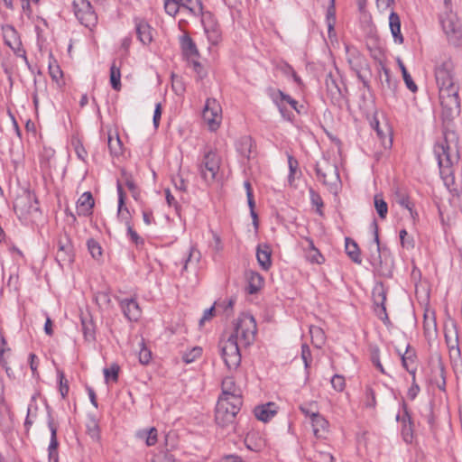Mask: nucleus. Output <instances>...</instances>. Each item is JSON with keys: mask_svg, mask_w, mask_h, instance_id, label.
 <instances>
[{"mask_svg": "<svg viewBox=\"0 0 462 462\" xmlns=\"http://www.w3.org/2000/svg\"><path fill=\"white\" fill-rule=\"evenodd\" d=\"M248 282L247 291L250 294L256 293L263 284V277L256 272L249 271L246 273Z\"/></svg>", "mask_w": 462, "mask_h": 462, "instance_id": "nucleus-30", "label": "nucleus"}, {"mask_svg": "<svg viewBox=\"0 0 462 462\" xmlns=\"http://www.w3.org/2000/svg\"><path fill=\"white\" fill-rule=\"evenodd\" d=\"M423 328L425 336L431 339L437 336V324L433 313L424 315Z\"/></svg>", "mask_w": 462, "mask_h": 462, "instance_id": "nucleus-34", "label": "nucleus"}, {"mask_svg": "<svg viewBox=\"0 0 462 462\" xmlns=\"http://www.w3.org/2000/svg\"><path fill=\"white\" fill-rule=\"evenodd\" d=\"M120 306L125 316L130 321H136L141 317V310L138 303L133 299L123 300L120 302Z\"/></svg>", "mask_w": 462, "mask_h": 462, "instance_id": "nucleus-19", "label": "nucleus"}, {"mask_svg": "<svg viewBox=\"0 0 462 462\" xmlns=\"http://www.w3.org/2000/svg\"><path fill=\"white\" fill-rule=\"evenodd\" d=\"M56 260L60 266L69 265L74 261L73 245L68 236L59 239Z\"/></svg>", "mask_w": 462, "mask_h": 462, "instance_id": "nucleus-11", "label": "nucleus"}, {"mask_svg": "<svg viewBox=\"0 0 462 462\" xmlns=\"http://www.w3.org/2000/svg\"><path fill=\"white\" fill-rule=\"evenodd\" d=\"M271 97L273 101L277 105L281 112H282L285 104H289L293 109L298 111V102L295 99L291 98L289 95L284 94L282 91H273L271 94Z\"/></svg>", "mask_w": 462, "mask_h": 462, "instance_id": "nucleus-23", "label": "nucleus"}, {"mask_svg": "<svg viewBox=\"0 0 462 462\" xmlns=\"http://www.w3.org/2000/svg\"><path fill=\"white\" fill-rule=\"evenodd\" d=\"M205 123L211 131L217 130L222 121V108L214 98H208L202 114Z\"/></svg>", "mask_w": 462, "mask_h": 462, "instance_id": "nucleus-8", "label": "nucleus"}, {"mask_svg": "<svg viewBox=\"0 0 462 462\" xmlns=\"http://www.w3.org/2000/svg\"><path fill=\"white\" fill-rule=\"evenodd\" d=\"M233 325L231 334L219 343L221 356L229 370H236L240 365V346H250L257 331L255 319L249 314H241Z\"/></svg>", "mask_w": 462, "mask_h": 462, "instance_id": "nucleus-1", "label": "nucleus"}, {"mask_svg": "<svg viewBox=\"0 0 462 462\" xmlns=\"http://www.w3.org/2000/svg\"><path fill=\"white\" fill-rule=\"evenodd\" d=\"M119 366L116 364H113L109 368L104 369V375L106 382L112 380L116 382L118 379Z\"/></svg>", "mask_w": 462, "mask_h": 462, "instance_id": "nucleus-53", "label": "nucleus"}, {"mask_svg": "<svg viewBox=\"0 0 462 462\" xmlns=\"http://www.w3.org/2000/svg\"><path fill=\"white\" fill-rule=\"evenodd\" d=\"M2 31L5 43L9 46L18 57L23 58L27 62L25 51L22 48V42L15 29L11 25H5L2 27Z\"/></svg>", "mask_w": 462, "mask_h": 462, "instance_id": "nucleus-10", "label": "nucleus"}, {"mask_svg": "<svg viewBox=\"0 0 462 462\" xmlns=\"http://www.w3.org/2000/svg\"><path fill=\"white\" fill-rule=\"evenodd\" d=\"M122 178H123V181H124L125 185L127 187V189L132 193V197L134 198V199L138 201L140 199L141 193H140V190H139L137 185L135 184L133 177L130 174H128L127 172L123 171Z\"/></svg>", "mask_w": 462, "mask_h": 462, "instance_id": "nucleus-37", "label": "nucleus"}, {"mask_svg": "<svg viewBox=\"0 0 462 462\" xmlns=\"http://www.w3.org/2000/svg\"><path fill=\"white\" fill-rule=\"evenodd\" d=\"M254 415L257 420L267 422L277 413V405L274 402H267L254 408Z\"/></svg>", "mask_w": 462, "mask_h": 462, "instance_id": "nucleus-20", "label": "nucleus"}, {"mask_svg": "<svg viewBox=\"0 0 462 462\" xmlns=\"http://www.w3.org/2000/svg\"><path fill=\"white\" fill-rule=\"evenodd\" d=\"M242 405V399L237 395L229 398L220 397L216 408V421L221 426L231 423L238 413Z\"/></svg>", "mask_w": 462, "mask_h": 462, "instance_id": "nucleus-4", "label": "nucleus"}, {"mask_svg": "<svg viewBox=\"0 0 462 462\" xmlns=\"http://www.w3.org/2000/svg\"><path fill=\"white\" fill-rule=\"evenodd\" d=\"M389 26L394 42L402 44L403 42V36L401 32V19L400 16L393 11H392L389 15Z\"/></svg>", "mask_w": 462, "mask_h": 462, "instance_id": "nucleus-24", "label": "nucleus"}, {"mask_svg": "<svg viewBox=\"0 0 462 462\" xmlns=\"http://www.w3.org/2000/svg\"><path fill=\"white\" fill-rule=\"evenodd\" d=\"M445 339L449 349L450 356L459 357L458 333L457 327L453 323L445 326Z\"/></svg>", "mask_w": 462, "mask_h": 462, "instance_id": "nucleus-14", "label": "nucleus"}, {"mask_svg": "<svg viewBox=\"0 0 462 462\" xmlns=\"http://www.w3.org/2000/svg\"><path fill=\"white\" fill-rule=\"evenodd\" d=\"M137 438L144 439L147 446H153L157 442V430L151 428L137 432Z\"/></svg>", "mask_w": 462, "mask_h": 462, "instance_id": "nucleus-42", "label": "nucleus"}, {"mask_svg": "<svg viewBox=\"0 0 462 462\" xmlns=\"http://www.w3.org/2000/svg\"><path fill=\"white\" fill-rule=\"evenodd\" d=\"M448 150L449 147L448 145H445L443 143H438L435 146L434 152L438 159L440 172L442 174L448 173L449 169L452 165V160L450 158Z\"/></svg>", "mask_w": 462, "mask_h": 462, "instance_id": "nucleus-15", "label": "nucleus"}, {"mask_svg": "<svg viewBox=\"0 0 462 462\" xmlns=\"http://www.w3.org/2000/svg\"><path fill=\"white\" fill-rule=\"evenodd\" d=\"M136 32L142 43L149 44L152 41V29L146 22L140 21L136 23Z\"/></svg>", "mask_w": 462, "mask_h": 462, "instance_id": "nucleus-28", "label": "nucleus"}, {"mask_svg": "<svg viewBox=\"0 0 462 462\" xmlns=\"http://www.w3.org/2000/svg\"><path fill=\"white\" fill-rule=\"evenodd\" d=\"M376 134L381 141L382 145L385 149H389L392 146L393 140L391 135L390 128L384 125V129H377Z\"/></svg>", "mask_w": 462, "mask_h": 462, "instance_id": "nucleus-44", "label": "nucleus"}, {"mask_svg": "<svg viewBox=\"0 0 462 462\" xmlns=\"http://www.w3.org/2000/svg\"><path fill=\"white\" fill-rule=\"evenodd\" d=\"M49 73L52 80L55 81L58 86H62L64 84L62 70L56 60L50 61Z\"/></svg>", "mask_w": 462, "mask_h": 462, "instance_id": "nucleus-40", "label": "nucleus"}, {"mask_svg": "<svg viewBox=\"0 0 462 462\" xmlns=\"http://www.w3.org/2000/svg\"><path fill=\"white\" fill-rule=\"evenodd\" d=\"M374 208L377 214L382 219L386 217L388 212V206L381 195H375L374 198Z\"/></svg>", "mask_w": 462, "mask_h": 462, "instance_id": "nucleus-45", "label": "nucleus"}, {"mask_svg": "<svg viewBox=\"0 0 462 462\" xmlns=\"http://www.w3.org/2000/svg\"><path fill=\"white\" fill-rule=\"evenodd\" d=\"M245 444L248 449L260 452L265 448L266 440L260 432L250 431L245 436Z\"/></svg>", "mask_w": 462, "mask_h": 462, "instance_id": "nucleus-17", "label": "nucleus"}, {"mask_svg": "<svg viewBox=\"0 0 462 462\" xmlns=\"http://www.w3.org/2000/svg\"><path fill=\"white\" fill-rule=\"evenodd\" d=\"M88 435L95 440H98L99 438H100V434H99V427L98 425L97 424L96 421H92L88 426Z\"/></svg>", "mask_w": 462, "mask_h": 462, "instance_id": "nucleus-61", "label": "nucleus"}, {"mask_svg": "<svg viewBox=\"0 0 462 462\" xmlns=\"http://www.w3.org/2000/svg\"><path fill=\"white\" fill-rule=\"evenodd\" d=\"M331 385L336 391L342 392L346 386L345 378L339 374H335L331 378Z\"/></svg>", "mask_w": 462, "mask_h": 462, "instance_id": "nucleus-57", "label": "nucleus"}, {"mask_svg": "<svg viewBox=\"0 0 462 462\" xmlns=\"http://www.w3.org/2000/svg\"><path fill=\"white\" fill-rule=\"evenodd\" d=\"M74 14L79 22L92 29L97 23V16L88 0H73Z\"/></svg>", "mask_w": 462, "mask_h": 462, "instance_id": "nucleus-6", "label": "nucleus"}, {"mask_svg": "<svg viewBox=\"0 0 462 462\" xmlns=\"http://www.w3.org/2000/svg\"><path fill=\"white\" fill-rule=\"evenodd\" d=\"M345 248L346 254L350 257V259L357 263L361 264L362 259L360 256V250L358 248L357 244L352 239L346 237L345 240Z\"/></svg>", "mask_w": 462, "mask_h": 462, "instance_id": "nucleus-32", "label": "nucleus"}, {"mask_svg": "<svg viewBox=\"0 0 462 462\" xmlns=\"http://www.w3.org/2000/svg\"><path fill=\"white\" fill-rule=\"evenodd\" d=\"M117 193H118V208H117V217L118 219L125 223L126 226L130 225V221L132 218L131 213L126 207H125V194L123 190V187L120 181L117 182Z\"/></svg>", "mask_w": 462, "mask_h": 462, "instance_id": "nucleus-18", "label": "nucleus"}, {"mask_svg": "<svg viewBox=\"0 0 462 462\" xmlns=\"http://www.w3.org/2000/svg\"><path fill=\"white\" fill-rule=\"evenodd\" d=\"M48 427L51 431V440H50V444H49V448H48L49 459L53 462H58V460H59L58 451H57L58 446H59V442L57 439L58 429H57V426L55 425L51 414H49Z\"/></svg>", "mask_w": 462, "mask_h": 462, "instance_id": "nucleus-16", "label": "nucleus"}, {"mask_svg": "<svg viewBox=\"0 0 462 462\" xmlns=\"http://www.w3.org/2000/svg\"><path fill=\"white\" fill-rule=\"evenodd\" d=\"M183 9L188 10L193 15L202 14V4L199 0H179Z\"/></svg>", "mask_w": 462, "mask_h": 462, "instance_id": "nucleus-38", "label": "nucleus"}, {"mask_svg": "<svg viewBox=\"0 0 462 462\" xmlns=\"http://www.w3.org/2000/svg\"><path fill=\"white\" fill-rule=\"evenodd\" d=\"M58 375L60 378V392L63 398H65L69 393V384L68 381L64 376V374L62 371L58 372Z\"/></svg>", "mask_w": 462, "mask_h": 462, "instance_id": "nucleus-59", "label": "nucleus"}, {"mask_svg": "<svg viewBox=\"0 0 462 462\" xmlns=\"http://www.w3.org/2000/svg\"><path fill=\"white\" fill-rule=\"evenodd\" d=\"M181 46L184 53L188 57L193 58L199 56L198 49L190 37L183 36L181 39Z\"/></svg>", "mask_w": 462, "mask_h": 462, "instance_id": "nucleus-39", "label": "nucleus"}, {"mask_svg": "<svg viewBox=\"0 0 462 462\" xmlns=\"http://www.w3.org/2000/svg\"><path fill=\"white\" fill-rule=\"evenodd\" d=\"M164 8L168 14L174 16L182 6L179 0H164Z\"/></svg>", "mask_w": 462, "mask_h": 462, "instance_id": "nucleus-50", "label": "nucleus"}, {"mask_svg": "<svg viewBox=\"0 0 462 462\" xmlns=\"http://www.w3.org/2000/svg\"><path fill=\"white\" fill-rule=\"evenodd\" d=\"M171 455L164 452L160 451L157 454L154 455V457L152 459V462H171Z\"/></svg>", "mask_w": 462, "mask_h": 462, "instance_id": "nucleus-63", "label": "nucleus"}, {"mask_svg": "<svg viewBox=\"0 0 462 462\" xmlns=\"http://www.w3.org/2000/svg\"><path fill=\"white\" fill-rule=\"evenodd\" d=\"M140 346V351H139V361L143 365H147L151 358H152V353L151 351L145 346L143 339L142 338L139 342Z\"/></svg>", "mask_w": 462, "mask_h": 462, "instance_id": "nucleus-49", "label": "nucleus"}, {"mask_svg": "<svg viewBox=\"0 0 462 462\" xmlns=\"http://www.w3.org/2000/svg\"><path fill=\"white\" fill-rule=\"evenodd\" d=\"M397 353L402 359V364L404 369H406L415 378V372L417 370V358L414 349L410 345H406L404 351L402 348H397Z\"/></svg>", "mask_w": 462, "mask_h": 462, "instance_id": "nucleus-13", "label": "nucleus"}, {"mask_svg": "<svg viewBox=\"0 0 462 462\" xmlns=\"http://www.w3.org/2000/svg\"><path fill=\"white\" fill-rule=\"evenodd\" d=\"M200 259V253L194 247H190L189 251L188 258L185 260L183 269H188L189 263H198Z\"/></svg>", "mask_w": 462, "mask_h": 462, "instance_id": "nucleus-55", "label": "nucleus"}, {"mask_svg": "<svg viewBox=\"0 0 462 462\" xmlns=\"http://www.w3.org/2000/svg\"><path fill=\"white\" fill-rule=\"evenodd\" d=\"M300 410L310 420V422L320 414L319 412L318 404L316 402H310L302 404L300 407Z\"/></svg>", "mask_w": 462, "mask_h": 462, "instance_id": "nucleus-41", "label": "nucleus"}, {"mask_svg": "<svg viewBox=\"0 0 462 462\" xmlns=\"http://www.w3.org/2000/svg\"><path fill=\"white\" fill-rule=\"evenodd\" d=\"M329 5L327 10L326 22L328 25V38L330 40L336 38L335 23H336V10H335V0H328Z\"/></svg>", "mask_w": 462, "mask_h": 462, "instance_id": "nucleus-29", "label": "nucleus"}, {"mask_svg": "<svg viewBox=\"0 0 462 462\" xmlns=\"http://www.w3.org/2000/svg\"><path fill=\"white\" fill-rule=\"evenodd\" d=\"M221 158L217 152L210 150L207 152L199 166L200 175L208 183L214 182L220 170Z\"/></svg>", "mask_w": 462, "mask_h": 462, "instance_id": "nucleus-5", "label": "nucleus"}, {"mask_svg": "<svg viewBox=\"0 0 462 462\" xmlns=\"http://www.w3.org/2000/svg\"><path fill=\"white\" fill-rule=\"evenodd\" d=\"M272 250L266 244H261L256 249V258L263 270L268 271L272 266Z\"/></svg>", "mask_w": 462, "mask_h": 462, "instance_id": "nucleus-22", "label": "nucleus"}, {"mask_svg": "<svg viewBox=\"0 0 462 462\" xmlns=\"http://www.w3.org/2000/svg\"><path fill=\"white\" fill-rule=\"evenodd\" d=\"M441 24L448 40L454 44H459L462 40V27L457 17L448 14L441 19Z\"/></svg>", "mask_w": 462, "mask_h": 462, "instance_id": "nucleus-9", "label": "nucleus"}, {"mask_svg": "<svg viewBox=\"0 0 462 462\" xmlns=\"http://www.w3.org/2000/svg\"><path fill=\"white\" fill-rule=\"evenodd\" d=\"M310 334L312 344L316 347L320 348L326 340V336L323 329L317 326H310Z\"/></svg>", "mask_w": 462, "mask_h": 462, "instance_id": "nucleus-36", "label": "nucleus"}, {"mask_svg": "<svg viewBox=\"0 0 462 462\" xmlns=\"http://www.w3.org/2000/svg\"><path fill=\"white\" fill-rule=\"evenodd\" d=\"M395 201L401 207L406 208L411 217L415 221L418 217V213L413 208V203L410 200L409 196L403 191H397L395 194Z\"/></svg>", "mask_w": 462, "mask_h": 462, "instance_id": "nucleus-27", "label": "nucleus"}, {"mask_svg": "<svg viewBox=\"0 0 462 462\" xmlns=\"http://www.w3.org/2000/svg\"><path fill=\"white\" fill-rule=\"evenodd\" d=\"M288 165L290 170L288 180L289 183L291 185L295 179V173L297 172V170L299 168V162L293 156L288 155Z\"/></svg>", "mask_w": 462, "mask_h": 462, "instance_id": "nucleus-51", "label": "nucleus"}, {"mask_svg": "<svg viewBox=\"0 0 462 462\" xmlns=\"http://www.w3.org/2000/svg\"><path fill=\"white\" fill-rule=\"evenodd\" d=\"M235 394L242 399L241 389L236 385L233 377L227 376L222 382V395L220 397L229 398Z\"/></svg>", "mask_w": 462, "mask_h": 462, "instance_id": "nucleus-26", "label": "nucleus"}, {"mask_svg": "<svg viewBox=\"0 0 462 462\" xmlns=\"http://www.w3.org/2000/svg\"><path fill=\"white\" fill-rule=\"evenodd\" d=\"M301 358L304 362L305 368L308 369L311 362V353L309 346L306 344L301 346Z\"/></svg>", "mask_w": 462, "mask_h": 462, "instance_id": "nucleus-60", "label": "nucleus"}, {"mask_svg": "<svg viewBox=\"0 0 462 462\" xmlns=\"http://www.w3.org/2000/svg\"><path fill=\"white\" fill-rule=\"evenodd\" d=\"M400 239L402 245L406 248H413L414 241L411 237L408 236V233L405 229L400 231Z\"/></svg>", "mask_w": 462, "mask_h": 462, "instance_id": "nucleus-58", "label": "nucleus"}, {"mask_svg": "<svg viewBox=\"0 0 462 462\" xmlns=\"http://www.w3.org/2000/svg\"><path fill=\"white\" fill-rule=\"evenodd\" d=\"M307 242H308V247L306 248L307 259L312 263H317V264L323 263L325 261L324 256L315 247L313 241L311 239L308 238Z\"/></svg>", "mask_w": 462, "mask_h": 462, "instance_id": "nucleus-33", "label": "nucleus"}, {"mask_svg": "<svg viewBox=\"0 0 462 462\" xmlns=\"http://www.w3.org/2000/svg\"><path fill=\"white\" fill-rule=\"evenodd\" d=\"M94 199L90 192H84L77 201V213L79 216H89L92 214Z\"/></svg>", "mask_w": 462, "mask_h": 462, "instance_id": "nucleus-21", "label": "nucleus"}, {"mask_svg": "<svg viewBox=\"0 0 462 462\" xmlns=\"http://www.w3.org/2000/svg\"><path fill=\"white\" fill-rule=\"evenodd\" d=\"M88 249L94 259H99L102 255V248L96 240L88 239L87 242Z\"/></svg>", "mask_w": 462, "mask_h": 462, "instance_id": "nucleus-48", "label": "nucleus"}, {"mask_svg": "<svg viewBox=\"0 0 462 462\" xmlns=\"http://www.w3.org/2000/svg\"><path fill=\"white\" fill-rule=\"evenodd\" d=\"M202 354V348L199 346H195L188 352L183 354L182 359L186 364H190L194 362L196 359L200 357Z\"/></svg>", "mask_w": 462, "mask_h": 462, "instance_id": "nucleus-47", "label": "nucleus"}, {"mask_svg": "<svg viewBox=\"0 0 462 462\" xmlns=\"http://www.w3.org/2000/svg\"><path fill=\"white\" fill-rule=\"evenodd\" d=\"M373 300L374 305L377 307L375 311L377 315L383 320H388L386 313L385 300H386V291L382 283L376 284L373 289Z\"/></svg>", "mask_w": 462, "mask_h": 462, "instance_id": "nucleus-12", "label": "nucleus"}, {"mask_svg": "<svg viewBox=\"0 0 462 462\" xmlns=\"http://www.w3.org/2000/svg\"><path fill=\"white\" fill-rule=\"evenodd\" d=\"M82 326L85 338L93 341L95 339V330L92 322L82 319Z\"/></svg>", "mask_w": 462, "mask_h": 462, "instance_id": "nucleus-54", "label": "nucleus"}, {"mask_svg": "<svg viewBox=\"0 0 462 462\" xmlns=\"http://www.w3.org/2000/svg\"><path fill=\"white\" fill-rule=\"evenodd\" d=\"M204 31L211 44L216 45L220 42L221 32L217 24L213 22L204 23Z\"/></svg>", "mask_w": 462, "mask_h": 462, "instance_id": "nucleus-31", "label": "nucleus"}, {"mask_svg": "<svg viewBox=\"0 0 462 462\" xmlns=\"http://www.w3.org/2000/svg\"><path fill=\"white\" fill-rule=\"evenodd\" d=\"M253 147L254 142L249 136L241 137L236 143L237 151L241 153V155L246 158H249Z\"/></svg>", "mask_w": 462, "mask_h": 462, "instance_id": "nucleus-35", "label": "nucleus"}, {"mask_svg": "<svg viewBox=\"0 0 462 462\" xmlns=\"http://www.w3.org/2000/svg\"><path fill=\"white\" fill-rule=\"evenodd\" d=\"M394 3V0H376V6L379 11L384 12L391 8Z\"/></svg>", "mask_w": 462, "mask_h": 462, "instance_id": "nucleus-64", "label": "nucleus"}, {"mask_svg": "<svg viewBox=\"0 0 462 462\" xmlns=\"http://www.w3.org/2000/svg\"><path fill=\"white\" fill-rule=\"evenodd\" d=\"M316 174L319 181L323 183L333 194H337L341 180L335 162L329 159L323 157L316 164Z\"/></svg>", "mask_w": 462, "mask_h": 462, "instance_id": "nucleus-3", "label": "nucleus"}, {"mask_svg": "<svg viewBox=\"0 0 462 462\" xmlns=\"http://www.w3.org/2000/svg\"><path fill=\"white\" fill-rule=\"evenodd\" d=\"M108 147L112 153L117 155L121 153V141L117 135L113 137L112 135L108 136Z\"/></svg>", "mask_w": 462, "mask_h": 462, "instance_id": "nucleus-52", "label": "nucleus"}, {"mask_svg": "<svg viewBox=\"0 0 462 462\" xmlns=\"http://www.w3.org/2000/svg\"><path fill=\"white\" fill-rule=\"evenodd\" d=\"M310 196L312 205H314L317 208L318 213L319 215H322L321 208L323 207V201L321 197L313 189H310Z\"/></svg>", "mask_w": 462, "mask_h": 462, "instance_id": "nucleus-56", "label": "nucleus"}, {"mask_svg": "<svg viewBox=\"0 0 462 462\" xmlns=\"http://www.w3.org/2000/svg\"><path fill=\"white\" fill-rule=\"evenodd\" d=\"M14 209L20 217L32 216L39 212L36 196L31 192H24L16 198Z\"/></svg>", "mask_w": 462, "mask_h": 462, "instance_id": "nucleus-7", "label": "nucleus"}, {"mask_svg": "<svg viewBox=\"0 0 462 462\" xmlns=\"http://www.w3.org/2000/svg\"><path fill=\"white\" fill-rule=\"evenodd\" d=\"M311 427L313 434L318 439H325L328 433L329 423L328 421L319 414L316 419L311 421Z\"/></svg>", "mask_w": 462, "mask_h": 462, "instance_id": "nucleus-25", "label": "nucleus"}, {"mask_svg": "<svg viewBox=\"0 0 462 462\" xmlns=\"http://www.w3.org/2000/svg\"><path fill=\"white\" fill-rule=\"evenodd\" d=\"M110 83L115 90L121 88V72L120 67L114 61L110 67Z\"/></svg>", "mask_w": 462, "mask_h": 462, "instance_id": "nucleus-43", "label": "nucleus"}, {"mask_svg": "<svg viewBox=\"0 0 462 462\" xmlns=\"http://www.w3.org/2000/svg\"><path fill=\"white\" fill-rule=\"evenodd\" d=\"M366 402L365 406L368 408H374L375 406V394L372 388L367 387L365 390Z\"/></svg>", "mask_w": 462, "mask_h": 462, "instance_id": "nucleus-62", "label": "nucleus"}, {"mask_svg": "<svg viewBox=\"0 0 462 462\" xmlns=\"http://www.w3.org/2000/svg\"><path fill=\"white\" fill-rule=\"evenodd\" d=\"M435 79L440 105L449 116L460 111L458 86L455 80L454 65L450 59L441 58L435 67Z\"/></svg>", "mask_w": 462, "mask_h": 462, "instance_id": "nucleus-2", "label": "nucleus"}, {"mask_svg": "<svg viewBox=\"0 0 462 462\" xmlns=\"http://www.w3.org/2000/svg\"><path fill=\"white\" fill-rule=\"evenodd\" d=\"M399 66H400V69L402 70V78H403V80L405 82V85L406 87L411 91V92H416L418 88H417V85L414 83V81L412 80L411 75L409 74V72L407 71L404 64L399 60Z\"/></svg>", "mask_w": 462, "mask_h": 462, "instance_id": "nucleus-46", "label": "nucleus"}]
</instances>
